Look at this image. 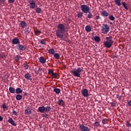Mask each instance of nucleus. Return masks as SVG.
Listing matches in <instances>:
<instances>
[{"instance_id":"16","label":"nucleus","mask_w":131,"mask_h":131,"mask_svg":"<svg viewBox=\"0 0 131 131\" xmlns=\"http://www.w3.org/2000/svg\"><path fill=\"white\" fill-rule=\"evenodd\" d=\"M85 30L86 32H91L92 31V28L91 26L87 25L85 27Z\"/></svg>"},{"instance_id":"5","label":"nucleus","mask_w":131,"mask_h":131,"mask_svg":"<svg viewBox=\"0 0 131 131\" xmlns=\"http://www.w3.org/2000/svg\"><path fill=\"white\" fill-rule=\"evenodd\" d=\"M110 30V27L108 26L107 24H104L102 26L101 31H102V33L104 34H107L109 32V30Z\"/></svg>"},{"instance_id":"56","label":"nucleus","mask_w":131,"mask_h":131,"mask_svg":"<svg viewBox=\"0 0 131 131\" xmlns=\"http://www.w3.org/2000/svg\"><path fill=\"white\" fill-rule=\"evenodd\" d=\"M39 70H40V68H39Z\"/></svg>"},{"instance_id":"50","label":"nucleus","mask_w":131,"mask_h":131,"mask_svg":"<svg viewBox=\"0 0 131 131\" xmlns=\"http://www.w3.org/2000/svg\"><path fill=\"white\" fill-rule=\"evenodd\" d=\"M101 19V17L100 16V15H98L96 16V20H99Z\"/></svg>"},{"instance_id":"34","label":"nucleus","mask_w":131,"mask_h":131,"mask_svg":"<svg viewBox=\"0 0 131 131\" xmlns=\"http://www.w3.org/2000/svg\"><path fill=\"white\" fill-rule=\"evenodd\" d=\"M46 39H42L40 41V42L41 45H46V43H47V42L46 41Z\"/></svg>"},{"instance_id":"17","label":"nucleus","mask_w":131,"mask_h":131,"mask_svg":"<svg viewBox=\"0 0 131 131\" xmlns=\"http://www.w3.org/2000/svg\"><path fill=\"white\" fill-rule=\"evenodd\" d=\"M22 92H23V90H22L21 88H17L15 90V93L16 94H18V95H19V94H22Z\"/></svg>"},{"instance_id":"40","label":"nucleus","mask_w":131,"mask_h":131,"mask_svg":"<svg viewBox=\"0 0 131 131\" xmlns=\"http://www.w3.org/2000/svg\"><path fill=\"white\" fill-rule=\"evenodd\" d=\"M77 16H78V18H81V17H82V12H79L78 14H77Z\"/></svg>"},{"instance_id":"2","label":"nucleus","mask_w":131,"mask_h":131,"mask_svg":"<svg viewBox=\"0 0 131 131\" xmlns=\"http://www.w3.org/2000/svg\"><path fill=\"white\" fill-rule=\"evenodd\" d=\"M105 39L106 41H104V46L107 49H110L112 47V44L113 43V41L112 40V37H106Z\"/></svg>"},{"instance_id":"13","label":"nucleus","mask_w":131,"mask_h":131,"mask_svg":"<svg viewBox=\"0 0 131 131\" xmlns=\"http://www.w3.org/2000/svg\"><path fill=\"white\" fill-rule=\"evenodd\" d=\"M38 111L40 113H43V112H45V106H39L38 108Z\"/></svg>"},{"instance_id":"3","label":"nucleus","mask_w":131,"mask_h":131,"mask_svg":"<svg viewBox=\"0 0 131 131\" xmlns=\"http://www.w3.org/2000/svg\"><path fill=\"white\" fill-rule=\"evenodd\" d=\"M72 73L74 76L76 77H80L81 74V69L80 68H77L76 69L72 71Z\"/></svg>"},{"instance_id":"42","label":"nucleus","mask_w":131,"mask_h":131,"mask_svg":"<svg viewBox=\"0 0 131 131\" xmlns=\"http://www.w3.org/2000/svg\"><path fill=\"white\" fill-rule=\"evenodd\" d=\"M25 32H30V29H29V27L26 28L25 29Z\"/></svg>"},{"instance_id":"35","label":"nucleus","mask_w":131,"mask_h":131,"mask_svg":"<svg viewBox=\"0 0 131 131\" xmlns=\"http://www.w3.org/2000/svg\"><path fill=\"white\" fill-rule=\"evenodd\" d=\"M107 121H108V120L107 119H103L102 120V122L103 124H107Z\"/></svg>"},{"instance_id":"33","label":"nucleus","mask_w":131,"mask_h":131,"mask_svg":"<svg viewBox=\"0 0 131 131\" xmlns=\"http://www.w3.org/2000/svg\"><path fill=\"white\" fill-rule=\"evenodd\" d=\"M108 18L111 21H114L115 20V17L113 15H110Z\"/></svg>"},{"instance_id":"26","label":"nucleus","mask_w":131,"mask_h":131,"mask_svg":"<svg viewBox=\"0 0 131 131\" xmlns=\"http://www.w3.org/2000/svg\"><path fill=\"white\" fill-rule=\"evenodd\" d=\"M52 108H51V106H47L45 107V112H50L51 111Z\"/></svg>"},{"instance_id":"6","label":"nucleus","mask_w":131,"mask_h":131,"mask_svg":"<svg viewBox=\"0 0 131 131\" xmlns=\"http://www.w3.org/2000/svg\"><path fill=\"white\" fill-rule=\"evenodd\" d=\"M29 4L30 9H35V8L37 7V5L35 3V1L34 0L29 1Z\"/></svg>"},{"instance_id":"7","label":"nucleus","mask_w":131,"mask_h":131,"mask_svg":"<svg viewBox=\"0 0 131 131\" xmlns=\"http://www.w3.org/2000/svg\"><path fill=\"white\" fill-rule=\"evenodd\" d=\"M81 94L83 97L85 98H89L90 97V94H89V90L86 89H84L81 91Z\"/></svg>"},{"instance_id":"24","label":"nucleus","mask_w":131,"mask_h":131,"mask_svg":"<svg viewBox=\"0 0 131 131\" xmlns=\"http://www.w3.org/2000/svg\"><path fill=\"white\" fill-rule=\"evenodd\" d=\"M16 99L17 101H20V100H22V95L20 94H17L16 96Z\"/></svg>"},{"instance_id":"52","label":"nucleus","mask_w":131,"mask_h":131,"mask_svg":"<svg viewBox=\"0 0 131 131\" xmlns=\"http://www.w3.org/2000/svg\"><path fill=\"white\" fill-rule=\"evenodd\" d=\"M128 105H129V106H130V107H131V100H130L128 102Z\"/></svg>"},{"instance_id":"27","label":"nucleus","mask_w":131,"mask_h":131,"mask_svg":"<svg viewBox=\"0 0 131 131\" xmlns=\"http://www.w3.org/2000/svg\"><path fill=\"white\" fill-rule=\"evenodd\" d=\"M14 59L16 62H18L21 59V56L20 55H16L15 56Z\"/></svg>"},{"instance_id":"46","label":"nucleus","mask_w":131,"mask_h":131,"mask_svg":"<svg viewBox=\"0 0 131 131\" xmlns=\"http://www.w3.org/2000/svg\"><path fill=\"white\" fill-rule=\"evenodd\" d=\"M12 114H13V115H15V116H18V114H17V112H16L15 111H13Z\"/></svg>"},{"instance_id":"55","label":"nucleus","mask_w":131,"mask_h":131,"mask_svg":"<svg viewBox=\"0 0 131 131\" xmlns=\"http://www.w3.org/2000/svg\"><path fill=\"white\" fill-rule=\"evenodd\" d=\"M39 125L40 128H42V126H40V125Z\"/></svg>"},{"instance_id":"49","label":"nucleus","mask_w":131,"mask_h":131,"mask_svg":"<svg viewBox=\"0 0 131 131\" xmlns=\"http://www.w3.org/2000/svg\"><path fill=\"white\" fill-rule=\"evenodd\" d=\"M117 98L119 99V100H121V96H120L119 95H117Z\"/></svg>"},{"instance_id":"48","label":"nucleus","mask_w":131,"mask_h":131,"mask_svg":"<svg viewBox=\"0 0 131 131\" xmlns=\"http://www.w3.org/2000/svg\"><path fill=\"white\" fill-rule=\"evenodd\" d=\"M8 2L10 4H13L15 2V0H8Z\"/></svg>"},{"instance_id":"53","label":"nucleus","mask_w":131,"mask_h":131,"mask_svg":"<svg viewBox=\"0 0 131 131\" xmlns=\"http://www.w3.org/2000/svg\"><path fill=\"white\" fill-rule=\"evenodd\" d=\"M3 119H4V118H3V117H2L1 116H0V121H2L3 120Z\"/></svg>"},{"instance_id":"11","label":"nucleus","mask_w":131,"mask_h":131,"mask_svg":"<svg viewBox=\"0 0 131 131\" xmlns=\"http://www.w3.org/2000/svg\"><path fill=\"white\" fill-rule=\"evenodd\" d=\"M25 78H26L27 80H32V78H31V75H30L29 73L25 74Z\"/></svg>"},{"instance_id":"20","label":"nucleus","mask_w":131,"mask_h":131,"mask_svg":"<svg viewBox=\"0 0 131 131\" xmlns=\"http://www.w3.org/2000/svg\"><path fill=\"white\" fill-rule=\"evenodd\" d=\"M53 92H54L56 94H60V93H61V90L58 88H54Z\"/></svg>"},{"instance_id":"4","label":"nucleus","mask_w":131,"mask_h":131,"mask_svg":"<svg viewBox=\"0 0 131 131\" xmlns=\"http://www.w3.org/2000/svg\"><path fill=\"white\" fill-rule=\"evenodd\" d=\"M81 10L83 13H85V14H88V13H90V11H91L90 9V7L86 5H82L80 7Z\"/></svg>"},{"instance_id":"39","label":"nucleus","mask_w":131,"mask_h":131,"mask_svg":"<svg viewBox=\"0 0 131 131\" xmlns=\"http://www.w3.org/2000/svg\"><path fill=\"white\" fill-rule=\"evenodd\" d=\"M126 125L127 126V127H130V126H131V124H130V123H129V121H127L126 122Z\"/></svg>"},{"instance_id":"14","label":"nucleus","mask_w":131,"mask_h":131,"mask_svg":"<svg viewBox=\"0 0 131 131\" xmlns=\"http://www.w3.org/2000/svg\"><path fill=\"white\" fill-rule=\"evenodd\" d=\"M39 61L40 63H41V64H45V63L47 62V60H46V59H45V57L42 56L39 57Z\"/></svg>"},{"instance_id":"15","label":"nucleus","mask_w":131,"mask_h":131,"mask_svg":"<svg viewBox=\"0 0 131 131\" xmlns=\"http://www.w3.org/2000/svg\"><path fill=\"white\" fill-rule=\"evenodd\" d=\"M101 15L102 17H108V16H109V13H108L106 10H104L101 12Z\"/></svg>"},{"instance_id":"9","label":"nucleus","mask_w":131,"mask_h":131,"mask_svg":"<svg viewBox=\"0 0 131 131\" xmlns=\"http://www.w3.org/2000/svg\"><path fill=\"white\" fill-rule=\"evenodd\" d=\"M79 126L81 131H90V128H88V126H84L83 124H80Z\"/></svg>"},{"instance_id":"51","label":"nucleus","mask_w":131,"mask_h":131,"mask_svg":"<svg viewBox=\"0 0 131 131\" xmlns=\"http://www.w3.org/2000/svg\"><path fill=\"white\" fill-rule=\"evenodd\" d=\"M25 35H28V34H29L30 33V32H25Z\"/></svg>"},{"instance_id":"37","label":"nucleus","mask_w":131,"mask_h":131,"mask_svg":"<svg viewBox=\"0 0 131 131\" xmlns=\"http://www.w3.org/2000/svg\"><path fill=\"white\" fill-rule=\"evenodd\" d=\"M48 73L50 74V75H52V74L54 73V70L50 69L48 71Z\"/></svg>"},{"instance_id":"47","label":"nucleus","mask_w":131,"mask_h":131,"mask_svg":"<svg viewBox=\"0 0 131 131\" xmlns=\"http://www.w3.org/2000/svg\"><path fill=\"white\" fill-rule=\"evenodd\" d=\"M94 124L95 126H100V123L99 122H96Z\"/></svg>"},{"instance_id":"45","label":"nucleus","mask_w":131,"mask_h":131,"mask_svg":"<svg viewBox=\"0 0 131 131\" xmlns=\"http://www.w3.org/2000/svg\"><path fill=\"white\" fill-rule=\"evenodd\" d=\"M2 108H3L4 110L8 109V106H7L5 104H4L2 105Z\"/></svg>"},{"instance_id":"19","label":"nucleus","mask_w":131,"mask_h":131,"mask_svg":"<svg viewBox=\"0 0 131 131\" xmlns=\"http://www.w3.org/2000/svg\"><path fill=\"white\" fill-rule=\"evenodd\" d=\"M120 2H121V0H115V3L116 5H117V6H118V7H120V6H121L122 5Z\"/></svg>"},{"instance_id":"1","label":"nucleus","mask_w":131,"mask_h":131,"mask_svg":"<svg viewBox=\"0 0 131 131\" xmlns=\"http://www.w3.org/2000/svg\"><path fill=\"white\" fill-rule=\"evenodd\" d=\"M66 32L65 26L62 24H59L57 25V30L56 31V35L58 38H63L64 37V33Z\"/></svg>"},{"instance_id":"21","label":"nucleus","mask_w":131,"mask_h":131,"mask_svg":"<svg viewBox=\"0 0 131 131\" xmlns=\"http://www.w3.org/2000/svg\"><path fill=\"white\" fill-rule=\"evenodd\" d=\"M20 26L22 28H25L26 27V23L25 21H21L20 22Z\"/></svg>"},{"instance_id":"18","label":"nucleus","mask_w":131,"mask_h":131,"mask_svg":"<svg viewBox=\"0 0 131 131\" xmlns=\"http://www.w3.org/2000/svg\"><path fill=\"white\" fill-rule=\"evenodd\" d=\"M35 13H36L37 14H40V13H41V8H39V7H37L35 9Z\"/></svg>"},{"instance_id":"58","label":"nucleus","mask_w":131,"mask_h":131,"mask_svg":"<svg viewBox=\"0 0 131 131\" xmlns=\"http://www.w3.org/2000/svg\"><path fill=\"white\" fill-rule=\"evenodd\" d=\"M0 131H1V128H0Z\"/></svg>"},{"instance_id":"23","label":"nucleus","mask_w":131,"mask_h":131,"mask_svg":"<svg viewBox=\"0 0 131 131\" xmlns=\"http://www.w3.org/2000/svg\"><path fill=\"white\" fill-rule=\"evenodd\" d=\"M94 39L95 41H96V42H99L101 40L100 37H99L98 36H95Z\"/></svg>"},{"instance_id":"38","label":"nucleus","mask_w":131,"mask_h":131,"mask_svg":"<svg viewBox=\"0 0 131 131\" xmlns=\"http://www.w3.org/2000/svg\"><path fill=\"white\" fill-rule=\"evenodd\" d=\"M58 76V74L56 73H53V74L52 75V78H56V77H57Z\"/></svg>"},{"instance_id":"32","label":"nucleus","mask_w":131,"mask_h":131,"mask_svg":"<svg viewBox=\"0 0 131 131\" xmlns=\"http://www.w3.org/2000/svg\"><path fill=\"white\" fill-rule=\"evenodd\" d=\"M34 32L35 33V35L37 36L39 35L40 34V33H41V32L38 30L34 31Z\"/></svg>"},{"instance_id":"30","label":"nucleus","mask_w":131,"mask_h":131,"mask_svg":"<svg viewBox=\"0 0 131 131\" xmlns=\"http://www.w3.org/2000/svg\"><path fill=\"white\" fill-rule=\"evenodd\" d=\"M49 54H51L52 55H54L55 53V50L54 49H50L49 50Z\"/></svg>"},{"instance_id":"12","label":"nucleus","mask_w":131,"mask_h":131,"mask_svg":"<svg viewBox=\"0 0 131 131\" xmlns=\"http://www.w3.org/2000/svg\"><path fill=\"white\" fill-rule=\"evenodd\" d=\"M8 121L9 123H10V124H11V125H13V126H16V125H17V124L15 123V122H14V120H13V118H9Z\"/></svg>"},{"instance_id":"41","label":"nucleus","mask_w":131,"mask_h":131,"mask_svg":"<svg viewBox=\"0 0 131 131\" xmlns=\"http://www.w3.org/2000/svg\"><path fill=\"white\" fill-rule=\"evenodd\" d=\"M42 117H45V118H49V115L47 114H43L42 115Z\"/></svg>"},{"instance_id":"8","label":"nucleus","mask_w":131,"mask_h":131,"mask_svg":"<svg viewBox=\"0 0 131 131\" xmlns=\"http://www.w3.org/2000/svg\"><path fill=\"white\" fill-rule=\"evenodd\" d=\"M16 49L19 50L20 52H21V51H25V50H26V46L20 45V43L18 45H17L16 46Z\"/></svg>"},{"instance_id":"25","label":"nucleus","mask_w":131,"mask_h":131,"mask_svg":"<svg viewBox=\"0 0 131 131\" xmlns=\"http://www.w3.org/2000/svg\"><path fill=\"white\" fill-rule=\"evenodd\" d=\"M9 92L11 93V94H15V88H13V87H10L9 88Z\"/></svg>"},{"instance_id":"54","label":"nucleus","mask_w":131,"mask_h":131,"mask_svg":"<svg viewBox=\"0 0 131 131\" xmlns=\"http://www.w3.org/2000/svg\"><path fill=\"white\" fill-rule=\"evenodd\" d=\"M1 3H5V0H0Z\"/></svg>"},{"instance_id":"22","label":"nucleus","mask_w":131,"mask_h":131,"mask_svg":"<svg viewBox=\"0 0 131 131\" xmlns=\"http://www.w3.org/2000/svg\"><path fill=\"white\" fill-rule=\"evenodd\" d=\"M25 113L27 115H29V114H31V110H30V108H29V107L27 109H26L25 110Z\"/></svg>"},{"instance_id":"10","label":"nucleus","mask_w":131,"mask_h":131,"mask_svg":"<svg viewBox=\"0 0 131 131\" xmlns=\"http://www.w3.org/2000/svg\"><path fill=\"white\" fill-rule=\"evenodd\" d=\"M12 42L13 45H19L20 44V40H19V38L15 37L12 39Z\"/></svg>"},{"instance_id":"31","label":"nucleus","mask_w":131,"mask_h":131,"mask_svg":"<svg viewBox=\"0 0 131 131\" xmlns=\"http://www.w3.org/2000/svg\"><path fill=\"white\" fill-rule=\"evenodd\" d=\"M54 57L56 60L60 59V55L58 53H54Z\"/></svg>"},{"instance_id":"44","label":"nucleus","mask_w":131,"mask_h":131,"mask_svg":"<svg viewBox=\"0 0 131 131\" xmlns=\"http://www.w3.org/2000/svg\"><path fill=\"white\" fill-rule=\"evenodd\" d=\"M24 67H25V68L26 69H28L29 68V66H28V64H26L25 63L24 64Z\"/></svg>"},{"instance_id":"28","label":"nucleus","mask_w":131,"mask_h":131,"mask_svg":"<svg viewBox=\"0 0 131 131\" xmlns=\"http://www.w3.org/2000/svg\"><path fill=\"white\" fill-rule=\"evenodd\" d=\"M88 18H89V19H92V18H93L94 17V16L93 15V14H92V12H91V11H89V12H88Z\"/></svg>"},{"instance_id":"43","label":"nucleus","mask_w":131,"mask_h":131,"mask_svg":"<svg viewBox=\"0 0 131 131\" xmlns=\"http://www.w3.org/2000/svg\"><path fill=\"white\" fill-rule=\"evenodd\" d=\"M110 104L112 107H115V106H116V103H115V102H110Z\"/></svg>"},{"instance_id":"29","label":"nucleus","mask_w":131,"mask_h":131,"mask_svg":"<svg viewBox=\"0 0 131 131\" xmlns=\"http://www.w3.org/2000/svg\"><path fill=\"white\" fill-rule=\"evenodd\" d=\"M57 104L58 105H59V106H61V105H63V104H64V101L62 99H59Z\"/></svg>"},{"instance_id":"36","label":"nucleus","mask_w":131,"mask_h":131,"mask_svg":"<svg viewBox=\"0 0 131 131\" xmlns=\"http://www.w3.org/2000/svg\"><path fill=\"white\" fill-rule=\"evenodd\" d=\"M122 5L125 9L128 10V8L126 6V3H125V2H122Z\"/></svg>"},{"instance_id":"57","label":"nucleus","mask_w":131,"mask_h":131,"mask_svg":"<svg viewBox=\"0 0 131 131\" xmlns=\"http://www.w3.org/2000/svg\"><path fill=\"white\" fill-rule=\"evenodd\" d=\"M111 24H112V23H111Z\"/></svg>"}]
</instances>
